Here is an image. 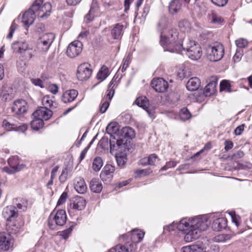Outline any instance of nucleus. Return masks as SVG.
Instances as JSON below:
<instances>
[{
    "label": "nucleus",
    "instance_id": "1",
    "mask_svg": "<svg viewBox=\"0 0 252 252\" xmlns=\"http://www.w3.org/2000/svg\"><path fill=\"white\" fill-rule=\"evenodd\" d=\"M212 215H201L194 218L182 219L177 225L179 231L185 234L184 239L187 242H192L199 237L198 231L206 230L213 219Z\"/></svg>",
    "mask_w": 252,
    "mask_h": 252
},
{
    "label": "nucleus",
    "instance_id": "2",
    "mask_svg": "<svg viewBox=\"0 0 252 252\" xmlns=\"http://www.w3.org/2000/svg\"><path fill=\"white\" fill-rule=\"evenodd\" d=\"M160 43L165 49L171 52L180 51L182 48L183 41L179 38V33L175 29H169L167 32H161Z\"/></svg>",
    "mask_w": 252,
    "mask_h": 252
},
{
    "label": "nucleus",
    "instance_id": "3",
    "mask_svg": "<svg viewBox=\"0 0 252 252\" xmlns=\"http://www.w3.org/2000/svg\"><path fill=\"white\" fill-rule=\"evenodd\" d=\"M185 51L188 57L194 61L199 59L202 54V51L200 45L196 42L192 40L188 41L184 45L182 44V48L180 51H177V53L183 54Z\"/></svg>",
    "mask_w": 252,
    "mask_h": 252
},
{
    "label": "nucleus",
    "instance_id": "4",
    "mask_svg": "<svg viewBox=\"0 0 252 252\" xmlns=\"http://www.w3.org/2000/svg\"><path fill=\"white\" fill-rule=\"evenodd\" d=\"M207 58L212 62L220 60L224 56V49L222 44L220 42H214L206 47Z\"/></svg>",
    "mask_w": 252,
    "mask_h": 252
},
{
    "label": "nucleus",
    "instance_id": "5",
    "mask_svg": "<svg viewBox=\"0 0 252 252\" xmlns=\"http://www.w3.org/2000/svg\"><path fill=\"white\" fill-rule=\"evenodd\" d=\"M66 219L65 210H54L48 218V226L51 229H56L58 226L63 225L66 222Z\"/></svg>",
    "mask_w": 252,
    "mask_h": 252
},
{
    "label": "nucleus",
    "instance_id": "6",
    "mask_svg": "<svg viewBox=\"0 0 252 252\" xmlns=\"http://www.w3.org/2000/svg\"><path fill=\"white\" fill-rule=\"evenodd\" d=\"M52 33L42 34L37 40L36 47L37 51L42 53H46L55 39Z\"/></svg>",
    "mask_w": 252,
    "mask_h": 252
},
{
    "label": "nucleus",
    "instance_id": "7",
    "mask_svg": "<svg viewBox=\"0 0 252 252\" xmlns=\"http://www.w3.org/2000/svg\"><path fill=\"white\" fill-rule=\"evenodd\" d=\"M43 0H35L32 6L35 14L40 18H47L50 13L52 6L50 3L46 2L43 5Z\"/></svg>",
    "mask_w": 252,
    "mask_h": 252
},
{
    "label": "nucleus",
    "instance_id": "8",
    "mask_svg": "<svg viewBox=\"0 0 252 252\" xmlns=\"http://www.w3.org/2000/svg\"><path fill=\"white\" fill-rule=\"evenodd\" d=\"M83 44L79 40H74L70 43L67 48L66 54L70 58H73L78 56L82 52Z\"/></svg>",
    "mask_w": 252,
    "mask_h": 252
},
{
    "label": "nucleus",
    "instance_id": "9",
    "mask_svg": "<svg viewBox=\"0 0 252 252\" xmlns=\"http://www.w3.org/2000/svg\"><path fill=\"white\" fill-rule=\"evenodd\" d=\"M92 74L90 64L88 63L81 64L78 67L77 77L80 81H84L89 79Z\"/></svg>",
    "mask_w": 252,
    "mask_h": 252
},
{
    "label": "nucleus",
    "instance_id": "10",
    "mask_svg": "<svg viewBox=\"0 0 252 252\" xmlns=\"http://www.w3.org/2000/svg\"><path fill=\"white\" fill-rule=\"evenodd\" d=\"M13 239L9 233L5 232L0 233V248L1 250L7 251L12 247Z\"/></svg>",
    "mask_w": 252,
    "mask_h": 252
},
{
    "label": "nucleus",
    "instance_id": "11",
    "mask_svg": "<svg viewBox=\"0 0 252 252\" xmlns=\"http://www.w3.org/2000/svg\"><path fill=\"white\" fill-rule=\"evenodd\" d=\"M53 115L52 111L46 107H40L32 114V117L39 118L43 121L50 119Z\"/></svg>",
    "mask_w": 252,
    "mask_h": 252
},
{
    "label": "nucleus",
    "instance_id": "12",
    "mask_svg": "<svg viewBox=\"0 0 252 252\" xmlns=\"http://www.w3.org/2000/svg\"><path fill=\"white\" fill-rule=\"evenodd\" d=\"M152 88L157 92L163 93L168 88V84L163 78L154 79L151 82Z\"/></svg>",
    "mask_w": 252,
    "mask_h": 252
},
{
    "label": "nucleus",
    "instance_id": "13",
    "mask_svg": "<svg viewBox=\"0 0 252 252\" xmlns=\"http://www.w3.org/2000/svg\"><path fill=\"white\" fill-rule=\"evenodd\" d=\"M28 105L27 102L23 99H19L14 101L12 107V111L17 115H22L27 111Z\"/></svg>",
    "mask_w": 252,
    "mask_h": 252
},
{
    "label": "nucleus",
    "instance_id": "14",
    "mask_svg": "<svg viewBox=\"0 0 252 252\" xmlns=\"http://www.w3.org/2000/svg\"><path fill=\"white\" fill-rule=\"evenodd\" d=\"M2 216L6 221H12L18 216V213L15 206H9L5 207L2 211Z\"/></svg>",
    "mask_w": 252,
    "mask_h": 252
},
{
    "label": "nucleus",
    "instance_id": "15",
    "mask_svg": "<svg viewBox=\"0 0 252 252\" xmlns=\"http://www.w3.org/2000/svg\"><path fill=\"white\" fill-rule=\"evenodd\" d=\"M36 15L32 7L23 15L22 22L27 27L32 25L34 21Z\"/></svg>",
    "mask_w": 252,
    "mask_h": 252
},
{
    "label": "nucleus",
    "instance_id": "16",
    "mask_svg": "<svg viewBox=\"0 0 252 252\" xmlns=\"http://www.w3.org/2000/svg\"><path fill=\"white\" fill-rule=\"evenodd\" d=\"M217 81V79L215 77L211 78L210 82L204 88V94L205 96H209L216 93Z\"/></svg>",
    "mask_w": 252,
    "mask_h": 252
},
{
    "label": "nucleus",
    "instance_id": "17",
    "mask_svg": "<svg viewBox=\"0 0 252 252\" xmlns=\"http://www.w3.org/2000/svg\"><path fill=\"white\" fill-rule=\"evenodd\" d=\"M144 234V232L139 229H133L131 231V233L129 234V236H130V239L132 241V243H130V244L134 245L135 250H136L135 244L139 243L142 240ZM127 244H129V243Z\"/></svg>",
    "mask_w": 252,
    "mask_h": 252
},
{
    "label": "nucleus",
    "instance_id": "18",
    "mask_svg": "<svg viewBox=\"0 0 252 252\" xmlns=\"http://www.w3.org/2000/svg\"><path fill=\"white\" fill-rule=\"evenodd\" d=\"M13 51L19 54H23L29 50V45L25 41H16L12 44Z\"/></svg>",
    "mask_w": 252,
    "mask_h": 252
},
{
    "label": "nucleus",
    "instance_id": "19",
    "mask_svg": "<svg viewBox=\"0 0 252 252\" xmlns=\"http://www.w3.org/2000/svg\"><path fill=\"white\" fill-rule=\"evenodd\" d=\"M108 252H135V248L133 244L118 245L111 248Z\"/></svg>",
    "mask_w": 252,
    "mask_h": 252
},
{
    "label": "nucleus",
    "instance_id": "20",
    "mask_svg": "<svg viewBox=\"0 0 252 252\" xmlns=\"http://www.w3.org/2000/svg\"><path fill=\"white\" fill-rule=\"evenodd\" d=\"M70 206L74 209L82 210L86 206V200L81 196H75L73 198Z\"/></svg>",
    "mask_w": 252,
    "mask_h": 252
},
{
    "label": "nucleus",
    "instance_id": "21",
    "mask_svg": "<svg viewBox=\"0 0 252 252\" xmlns=\"http://www.w3.org/2000/svg\"><path fill=\"white\" fill-rule=\"evenodd\" d=\"M227 226V220L224 218H219L213 220L212 224V229L216 231H219L225 229Z\"/></svg>",
    "mask_w": 252,
    "mask_h": 252
},
{
    "label": "nucleus",
    "instance_id": "22",
    "mask_svg": "<svg viewBox=\"0 0 252 252\" xmlns=\"http://www.w3.org/2000/svg\"><path fill=\"white\" fill-rule=\"evenodd\" d=\"M78 94V92L76 90H67L63 94L62 100L65 103L71 102L74 100Z\"/></svg>",
    "mask_w": 252,
    "mask_h": 252
},
{
    "label": "nucleus",
    "instance_id": "23",
    "mask_svg": "<svg viewBox=\"0 0 252 252\" xmlns=\"http://www.w3.org/2000/svg\"><path fill=\"white\" fill-rule=\"evenodd\" d=\"M74 188L79 193L83 194L85 193L87 187L84 179L81 177L77 178L74 182Z\"/></svg>",
    "mask_w": 252,
    "mask_h": 252
},
{
    "label": "nucleus",
    "instance_id": "24",
    "mask_svg": "<svg viewBox=\"0 0 252 252\" xmlns=\"http://www.w3.org/2000/svg\"><path fill=\"white\" fill-rule=\"evenodd\" d=\"M8 164L10 167L18 170L19 171L24 168L26 166V165L24 164H20L18 156L10 157L8 159Z\"/></svg>",
    "mask_w": 252,
    "mask_h": 252
},
{
    "label": "nucleus",
    "instance_id": "25",
    "mask_svg": "<svg viewBox=\"0 0 252 252\" xmlns=\"http://www.w3.org/2000/svg\"><path fill=\"white\" fill-rule=\"evenodd\" d=\"M115 170V168L114 166L110 164L105 165L100 173V178L102 180H106L107 178L112 177Z\"/></svg>",
    "mask_w": 252,
    "mask_h": 252
},
{
    "label": "nucleus",
    "instance_id": "26",
    "mask_svg": "<svg viewBox=\"0 0 252 252\" xmlns=\"http://www.w3.org/2000/svg\"><path fill=\"white\" fill-rule=\"evenodd\" d=\"M200 79L197 77H192L190 78L187 84V88L190 91L197 90L200 85Z\"/></svg>",
    "mask_w": 252,
    "mask_h": 252
},
{
    "label": "nucleus",
    "instance_id": "27",
    "mask_svg": "<svg viewBox=\"0 0 252 252\" xmlns=\"http://www.w3.org/2000/svg\"><path fill=\"white\" fill-rule=\"evenodd\" d=\"M124 26L121 24H116L111 30V34L114 39L120 38L123 34Z\"/></svg>",
    "mask_w": 252,
    "mask_h": 252
},
{
    "label": "nucleus",
    "instance_id": "28",
    "mask_svg": "<svg viewBox=\"0 0 252 252\" xmlns=\"http://www.w3.org/2000/svg\"><path fill=\"white\" fill-rule=\"evenodd\" d=\"M135 103L137 106L145 110L148 112L149 115H150V113L147 109L148 108L149 103L146 97L144 96H141L137 98L135 101Z\"/></svg>",
    "mask_w": 252,
    "mask_h": 252
},
{
    "label": "nucleus",
    "instance_id": "29",
    "mask_svg": "<svg viewBox=\"0 0 252 252\" xmlns=\"http://www.w3.org/2000/svg\"><path fill=\"white\" fill-rule=\"evenodd\" d=\"M90 189L94 192H100L102 189V186L98 179H93L90 183Z\"/></svg>",
    "mask_w": 252,
    "mask_h": 252
},
{
    "label": "nucleus",
    "instance_id": "30",
    "mask_svg": "<svg viewBox=\"0 0 252 252\" xmlns=\"http://www.w3.org/2000/svg\"><path fill=\"white\" fill-rule=\"evenodd\" d=\"M42 102L44 105L43 107L47 108L49 107L51 109H54L58 106V103L53 100L49 95L44 96L42 99Z\"/></svg>",
    "mask_w": 252,
    "mask_h": 252
},
{
    "label": "nucleus",
    "instance_id": "31",
    "mask_svg": "<svg viewBox=\"0 0 252 252\" xmlns=\"http://www.w3.org/2000/svg\"><path fill=\"white\" fill-rule=\"evenodd\" d=\"M14 203L18 209L23 211L26 210L29 205L28 201L26 199L20 198L15 199Z\"/></svg>",
    "mask_w": 252,
    "mask_h": 252
},
{
    "label": "nucleus",
    "instance_id": "32",
    "mask_svg": "<svg viewBox=\"0 0 252 252\" xmlns=\"http://www.w3.org/2000/svg\"><path fill=\"white\" fill-rule=\"evenodd\" d=\"M181 7V4L178 0H172L169 5V12L174 15L178 12Z\"/></svg>",
    "mask_w": 252,
    "mask_h": 252
},
{
    "label": "nucleus",
    "instance_id": "33",
    "mask_svg": "<svg viewBox=\"0 0 252 252\" xmlns=\"http://www.w3.org/2000/svg\"><path fill=\"white\" fill-rule=\"evenodd\" d=\"M182 252H203V248L198 245H190L183 247Z\"/></svg>",
    "mask_w": 252,
    "mask_h": 252
},
{
    "label": "nucleus",
    "instance_id": "34",
    "mask_svg": "<svg viewBox=\"0 0 252 252\" xmlns=\"http://www.w3.org/2000/svg\"><path fill=\"white\" fill-rule=\"evenodd\" d=\"M24 225V222L21 221L20 223L17 224L16 222H13L12 224H9L8 227L9 233L12 234H16L19 232Z\"/></svg>",
    "mask_w": 252,
    "mask_h": 252
},
{
    "label": "nucleus",
    "instance_id": "35",
    "mask_svg": "<svg viewBox=\"0 0 252 252\" xmlns=\"http://www.w3.org/2000/svg\"><path fill=\"white\" fill-rule=\"evenodd\" d=\"M209 20L212 23L216 25H222L223 23V19L222 17L214 11L209 15Z\"/></svg>",
    "mask_w": 252,
    "mask_h": 252
},
{
    "label": "nucleus",
    "instance_id": "36",
    "mask_svg": "<svg viewBox=\"0 0 252 252\" xmlns=\"http://www.w3.org/2000/svg\"><path fill=\"white\" fill-rule=\"evenodd\" d=\"M32 128L35 130H38L44 126V121L39 118L33 117V119L31 123Z\"/></svg>",
    "mask_w": 252,
    "mask_h": 252
},
{
    "label": "nucleus",
    "instance_id": "37",
    "mask_svg": "<svg viewBox=\"0 0 252 252\" xmlns=\"http://www.w3.org/2000/svg\"><path fill=\"white\" fill-rule=\"evenodd\" d=\"M168 25V19L166 17H162L159 20L158 26L157 30L160 32H164V30H166Z\"/></svg>",
    "mask_w": 252,
    "mask_h": 252
},
{
    "label": "nucleus",
    "instance_id": "38",
    "mask_svg": "<svg viewBox=\"0 0 252 252\" xmlns=\"http://www.w3.org/2000/svg\"><path fill=\"white\" fill-rule=\"evenodd\" d=\"M109 75V70L107 67L103 65L97 74V78L101 81L104 80Z\"/></svg>",
    "mask_w": 252,
    "mask_h": 252
},
{
    "label": "nucleus",
    "instance_id": "39",
    "mask_svg": "<svg viewBox=\"0 0 252 252\" xmlns=\"http://www.w3.org/2000/svg\"><path fill=\"white\" fill-rule=\"evenodd\" d=\"M103 166V160L100 157H97L93 160L92 168L94 171L97 172L100 170Z\"/></svg>",
    "mask_w": 252,
    "mask_h": 252
},
{
    "label": "nucleus",
    "instance_id": "40",
    "mask_svg": "<svg viewBox=\"0 0 252 252\" xmlns=\"http://www.w3.org/2000/svg\"><path fill=\"white\" fill-rule=\"evenodd\" d=\"M179 27L182 32H189L191 29V25L188 20H184L179 23Z\"/></svg>",
    "mask_w": 252,
    "mask_h": 252
},
{
    "label": "nucleus",
    "instance_id": "41",
    "mask_svg": "<svg viewBox=\"0 0 252 252\" xmlns=\"http://www.w3.org/2000/svg\"><path fill=\"white\" fill-rule=\"evenodd\" d=\"M118 130V124L116 122L110 123L106 127V131L110 135L116 133Z\"/></svg>",
    "mask_w": 252,
    "mask_h": 252
},
{
    "label": "nucleus",
    "instance_id": "42",
    "mask_svg": "<svg viewBox=\"0 0 252 252\" xmlns=\"http://www.w3.org/2000/svg\"><path fill=\"white\" fill-rule=\"evenodd\" d=\"M122 130L125 137L132 139L135 137V131L132 128L127 126L124 127Z\"/></svg>",
    "mask_w": 252,
    "mask_h": 252
},
{
    "label": "nucleus",
    "instance_id": "43",
    "mask_svg": "<svg viewBox=\"0 0 252 252\" xmlns=\"http://www.w3.org/2000/svg\"><path fill=\"white\" fill-rule=\"evenodd\" d=\"M116 159L118 165L120 167H123L126 162L127 158L126 154H120L116 156Z\"/></svg>",
    "mask_w": 252,
    "mask_h": 252
},
{
    "label": "nucleus",
    "instance_id": "44",
    "mask_svg": "<svg viewBox=\"0 0 252 252\" xmlns=\"http://www.w3.org/2000/svg\"><path fill=\"white\" fill-rule=\"evenodd\" d=\"M179 116L180 119L184 121L189 119L191 116L189 111L186 108H183L180 110Z\"/></svg>",
    "mask_w": 252,
    "mask_h": 252
},
{
    "label": "nucleus",
    "instance_id": "45",
    "mask_svg": "<svg viewBox=\"0 0 252 252\" xmlns=\"http://www.w3.org/2000/svg\"><path fill=\"white\" fill-rule=\"evenodd\" d=\"M96 7L92 6L89 13L85 17V20L86 22L89 23L92 21L94 17V12L96 10Z\"/></svg>",
    "mask_w": 252,
    "mask_h": 252
},
{
    "label": "nucleus",
    "instance_id": "46",
    "mask_svg": "<svg viewBox=\"0 0 252 252\" xmlns=\"http://www.w3.org/2000/svg\"><path fill=\"white\" fill-rule=\"evenodd\" d=\"M235 44L237 49L242 50L247 46L248 42L246 39L242 38L237 39L235 41Z\"/></svg>",
    "mask_w": 252,
    "mask_h": 252
},
{
    "label": "nucleus",
    "instance_id": "47",
    "mask_svg": "<svg viewBox=\"0 0 252 252\" xmlns=\"http://www.w3.org/2000/svg\"><path fill=\"white\" fill-rule=\"evenodd\" d=\"M220 91H226L231 92V85L230 82L228 80H223L220 83Z\"/></svg>",
    "mask_w": 252,
    "mask_h": 252
},
{
    "label": "nucleus",
    "instance_id": "48",
    "mask_svg": "<svg viewBox=\"0 0 252 252\" xmlns=\"http://www.w3.org/2000/svg\"><path fill=\"white\" fill-rule=\"evenodd\" d=\"M231 236L227 234H222L218 235L215 237V240L219 242H224L230 240Z\"/></svg>",
    "mask_w": 252,
    "mask_h": 252
},
{
    "label": "nucleus",
    "instance_id": "49",
    "mask_svg": "<svg viewBox=\"0 0 252 252\" xmlns=\"http://www.w3.org/2000/svg\"><path fill=\"white\" fill-rule=\"evenodd\" d=\"M16 126L15 124H11L7 120H4L2 122V127L7 130H14Z\"/></svg>",
    "mask_w": 252,
    "mask_h": 252
},
{
    "label": "nucleus",
    "instance_id": "50",
    "mask_svg": "<svg viewBox=\"0 0 252 252\" xmlns=\"http://www.w3.org/2000/svg\"><path fill=\"white\" fill-rule=\"evenodd\" d=\"M131 60V55L128 54L124 60V63L122 67V71L124 72L129 66Z\"/></svg>",
    "mask_w": 252,
    "mask_h": 252
},
{
    "label": "nucleus",
    "instance_id": "51",
    "mask_svg": "<svg viewBox=\"0 0 252 252\" xmlns=\"http://www.w3.org/2000/svg\"><path fill=\"white\" fill-rule=\"evenodd\" d=\"M68 174V169L67 167L63 168L62 174L59 177V180L61 183H64L66 181L67 178Z\"/></svg>",
    "mask_w": 252,
    "mask_h": 252
},
{
    "label": "nucleus",
    "instance_id": "52",
    "mask_svg": "<svg viewBox=\"0 0 252 252\" xmlns=\"http://www.w3.org/2000/svg\"><path fill=\"white\" fill-rule=\"evenodd\" d=\"M72 231V226H70L67 229L60 232V236L63 239H66L68 238Z\"/></svg>",
    "mask_w": 252,
    "mask_h": 252
},
{
    "label": "nucleus",
    "instance_id": "53",
    "mask_svg": "<svg viewBox=\"0 0 252 252\" xmlns=\"http://www.w3.org/2000/svg\"><path fill=\"white\" fill-rule=\"evenodd\" d=\"M67 198V192H63L61 195L57 202V206H60L63 205L65 202L66 198Z\"/></svg>",
    "mask_w": 252,
    "mask_h": 252
},
{
    "label": "nucleus",
    "instance_id": "54",
    "mask_svg": "<svg viewBox=\"0 0 252 252\" xmlns=\"http://www.w3.org/2000/svg\"><path fill=\"white\" fill-rule=\"evenodd\" d=\"M148 158V164L151 165H155L156 161L158 159V157L156 154H152Z\"/></svg>",
    "mask_w": 252,
    "mask_h": 252
},
{
    "label": "nucleus",
    "instance_id": "55",
    "mask_svg": "<svg viewBox=\"0 0 252 252\" xmlns=\"http://www.w3.org/2000/svg\"><path fill=\"white\" fill-rule=\"evenodd\" d=\"M243 55V51L237 49L236 52L233 56V60L235 62H238L241 60Z\"/></svg>",
    "mask_w": 252,
    "mask_h": 252
},
{
    "label": "nucleus",
    "instance_id": "56",
    "mask_svg": "<svg viewBox=\"0 0 252 252\" xmlns=\"http://www.w3.org/2000/svg\"><path fill=\"white\" fill-rule=\"evenodd\" d=\"M2 171L7 173L9 174H13L16 172H19L18 170H16L15 168H13L5 166L1 169Z\"/></svg>",
    "mask_w": 252,
    "mask_h": 252
},
{
    "label": "nucleus",
    "instance_id": "57",
    "mask_svg": "<svg viewBox=\"0 0 252 252\" xmlns=\"http://www.w3.org/2000/svg\"><path fill=\"white\" fill-rule=\"evenodd\" d=\"M48 91L53 94H56L59 92V87L55 84H51L48 86Z\"/></svg>",
    "mask_w": 252,
    "mask_h": 252
},
{
    "label": "nucleus",
    "instance_id": "58",
    "mask_svg": "<svg viewBox=\"0 0 252 252\" xmlns=\"http://www.w3.org/2000/svg\"><path fill=\"white\" fill-rule=\"evenodd\" d=\"M231 217L232 220L235 223L236 226L239 225L240 217L236 215L234 212H231L229 213Z\"/></svg>",
    "mask_w": 252,
    "mask_h": 252
},
{
    "label": "nucleus",
    "instance_id": "59",
    "mask_svg": "<svg viewBox=\"0 0 252 252\" xmlns=\"http://www.w3.org/2000/svg\"><path fill=\"white\" fill-rule=\"evenodd\" d=\"M17 27V26L16 25V24L14 22H13L10 27L9 33L7 35V38H12V37L13 36V33L14 32L15 30H16Z\"/></svg>",
    "mask_w": 252,
    "mask_h": 252
},
{
    "label": "nucleus",
    "instance_id": "60",
    "mask_svg": "<svg viewBox=\"0 0 252 252\" xmlns=\"http://www.w3.org/2000/svg\"><path fill=\"white\" fill-rule=\"evenodd\" d=\"M16 126L14 129L15 130L21 131L22 132H24L25 131H26L27 130V129L28 128V126L25 124H22L21 125H18V124H16Z\"/></svg>",
    "mask_w": 252,
    "mask_h": 252
},
{
    "label": "nucleus",
    "instance_id": "61",
    "mask_svg": "<svg viewBox=\"0 0 252 252\" xmlns=\"http://www.w3.org/2000/svg\"><path fill=\"white\" fill-rule=\"evenodd\" d=\"M1 96L2 99L5 101H8L13 98V95L12 94H10L9 93H7L6 91H2L1 94Z\"/></svg>",
    "mask_w": 252,
    "mask_h": 252
},
{
    "label": "nucleus",
    "instance_id": "62",
    "mask_svg": "<svg viewBox=\"0 0 252 252\" xmlns=\"http://www.w3.org/2000/svg\"><path fill=\"white\" fill-rule=\"evenodd\" d=\"M211 1L217 6H224L227 3L228 0H211Z\"/></svg>",
    "mask_w": 252,
    "mask_h": 252
},
{
    "label": "nucleus",
    "instance_id": "63",
    "mask_svg": "<svg viewBox=\"0 0 252 252\" xmlns=\"http://www.w3.org/2000/svg\"><path fill=\"white\" fill-rule=\"evenodd\" d=\"M109 106V102L108 101L103 102L100 107V111L101 113H104L106 112L107 108Z\"/></svg>",
    "mask_w": 252,
    "mask_h": 252
},
{
    "label": "nucleus",
    "instance_id": "64",
    "mask_svg": "<svg viewBox=\"0 0 252 252\" xmlns=\"http://www.w3.org/2000/svg\"><path fill=\"white\" fill-rule=\"evenodd\" d=\"M31 81L34 85L39 86L42 88H44L43 81L40 79H32L31 80Z\"/></svg>",
    "mask_w": 252,
    "mask_h": 252
}]
</instances>
